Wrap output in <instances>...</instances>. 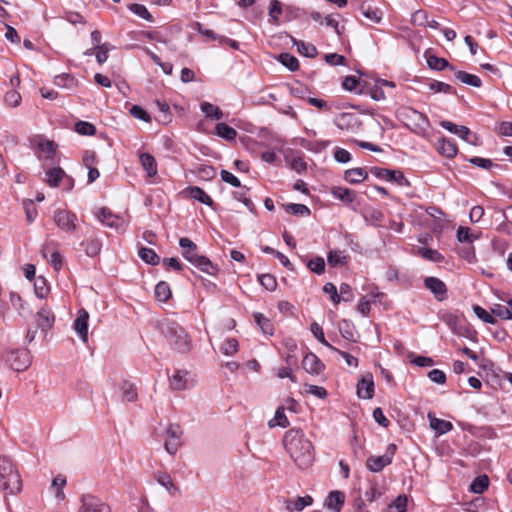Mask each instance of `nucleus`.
I'll return each mask as SVG.
<instances>
[{
	"mask_svg": "<svg viewBox=\"0 0 512 512\" xmlns=\"http://www.w3.org/2000/svg\"><path fill=\"white\" fill-rule=\"evenodd\" d=\"M283 444L286 452L299 469L305 470L312 466L315 460L314 447L302 430H288L284 435Z\"/></svg>",
	"mask_w": 512,
	"mask_h": 512,
	"instance_id": "1",
	"label": "nucleus"
},
{
	"mask_svg": "<svg viewBox=\"0 0 512 512\" xmlns=\"http://www.w3.org/2000/svg\"><path fill=\"white\" fill-rule=\"evenodd\" d=\"M179 245L183 250V257L193 266L211 276H215L218 273V266L212 263L206 256L200 255L197 245L189 238H180Z\"/></svg>",
	"mask_w": 512,
	"mask_h": 512,
	"instance_id": "2",
	"label": "nucleus"
},
{
	"mask_svg": "<svg viewBox=\"0 0 512 512\" xmlns=\"http://www.w3.org/2000/svg\"><path fill=\"white\" fill-rule=\"evenodd\" d=\"M160 330L170 345L177 351L186 352L190 349L191 341L187 332L174 320H162L160 322Z\"/></svg>",
	"mask_w": 512,
	"mask_h": 512,
	"instance_id": "3",
	"label": "nucleus"
},
{
	"mask_svg": "<svg viewBox=\"0 0 512 512\" xmlns=\"http://www.w3.org/2000/svg\"><path fill=\"white\" fill-rule=\"evenodd\" d=\"M0 488L6 494H16L21 490L20 475L6 456L0 457Z\"/></svg>",
	"mask_w": 512,
	"mask_h": 512,
	"instance_id": "4",
	"label": "nucleus"
},
{
	"mask_svg": "<svg viewBox=\"0 0 512 512\" xmlns=\"http://www.w3.org/2000/svg\"><path fill=\"white\" fill-rule=\"evenodd\" d=\"M401 119L405 125L415 134L419 136H426L430 128V121L428 117L410 107H405L400 112Z\"/></svg>",
	"mask_w": 512,
	"mask_h": 512,
	"instance_id": "5",
	"label": "nucleus"
},
{
	"mask_svg": "<svg viewBox=\"0 0 512 512\" xmlns=\"http://www.w3.org/2000/svg\"><path fill=\"white\" fill-rule=\"evenodd\" d=\"M55 225L65 233L72 234L78 228L77 215L66 209H56L53 213Z\"/></svg>",
	"mask_w": 512,
	"mask_h": 512,
	"instance_id": "6",
	"label": "nucleus"
},
{
	"mask_svg": "<svg viewBox=\"0 0 512 512\" xmlns=\"http://www.w3.org/2000/svg\"><path fill=\"white\" fill-rule=\"evenodd\" d=\"M396 450L395 444H389L383 455H371L367 458L366 468L373 473L381 472L392 463Z\"/></svg>",
	"mask_w": 512,
	"mask_h": 512,
	"instance_id": "7",
	"label": "nucleus"
},
{
	"mask_svg": "<svg viewBox=\"0 0 512 512\" xmlns=\"http://www.w3.org/2000/svg\"><path fill=\"white\" fill-rule=\"evenodd\" d=\"M6 361L15 371H25L32 363L30 351L26 348L10 351L6 356Z\"/></svg>",
	"mask_w": 512,
	"mask_h": 512,
	"instance_id": "8",
	"label": "nucleus"
},
{
	"mask_svg": "<svg viewBox=\"0 0 512 512\" xmlns=\"http://www.w3.org/2000/svg\"><path fill=\"white\" fill-rule=\"evenodd\" d=\"M79 512H111L108 504L92 494H83L80 497Z\"/></svg>",
	"mask_w": 512,
	"mask_h": 512,
	"instance_id": "9",
	"label": "nucleus"
},
{
	"mask_svg": "<svg viewBox=\"0 0 512 512\" xmlns=\"http://www.w3.org/2000/svg\"><path fill=\"white\" fill-rule=\"evenodd\" d=\"M95 216L103 225H106L110 228H114V229L118 230V229H123L125 226V222H124L123 218H121L118 215L113 214L111 212V210H109L105 207L99 208L95 212Z\"/></svg>",
	"mask_w": 512,
	"mask_h": 512,
	"instance_id": "10",
	"label": "nucleus"
},
{
	"mask_svg": "<svg viewBox=\"0 0 512 512\" xmlns=\"http://www.w3.org/2000/svg\"><path fill=\"white\" fill-rule=\"evenodd\" d=\"M424 286L434 295L436 300L443 301L447 298L448 289L441 279L434 276L425 277Z\"/></svg>",
	"mask_w": 512,
	"mask_h": 512,
	"instance_id": "11",
	"label": "nucleus"
},
{
	"mask_svg": "<svg viewBox=\"0 0 512 512\" xmlns=\"http://www.w3.org/2000/svg\"><path fill=\"white\" fill-rule=\"evenodd\" d=\"M88 320V312L85 309H80L73 324L75 332L83 342L88 341Z\"/></svg>",
	"mask_w": 512,
	"mask_h": 512,
	"instance_id": "12",
	"label": "nucleus"
},
{
	"mask_svg": "<svg viewBox=\"0 0 512 512\" xmlns=\"http://www.w3.org/2000/svg\"><path fill=\"white\" fill-rule=\"evenodd\" d=\"M371 172L379 179H384L389 182H396L400 185L406 181L404 174L401 171L374 167L371 169Z\"/></svg>",
	"mask_w": 512,
	"mask_h": 512,
	"instance_id": "13",
	"label": "nucleus"
},
{
	"mask_svg": "<svg viewBox=\"0 0 512 512\" xmlns=\"http://www.w3.org/2000/svg\"><path fill=\"white\" fill-rule=\"evenodd\" d=\"M357 395L361 399H371L374 396V381L371 374H367L359 380Z\"/></svg>",
	"mask_w": 512,
	"mask_h": 512,
	"instance_id": "14",
	"label": "nucleus"
},
{
	"mask_svg": "<svg viewBox=\"0 0 512 512\" xmlns=\"http://www.w3.org/2000/svg\"><path fill=\"white\" fill-rule=\"evenodd\" d=\"M154 477L157 483L165 488L171 496H179L181 494L179 486L173 481L168 473L157 472Z\"/></svg>",
	"mask_w": 512,
	"mask_h": 512,
	"instance_id": "15",
	"label": "nucleus"
},
{
	"mask_svg": "<svg viewBox=\"0 0 512 512\" xmlns=\"http://www.w3.org/2000/svg\"><path fill=\"white\" fill-rule=\"evenodd\" d=\"M302 366L306 372L309 374H320L323 369L324 365L320 361V359L312 352L307 353L302 361Z\"/></svg>",
	"mask_w": 512,
	"mask_h": 512,
	"instance_id": "16",
	"label": "nucleus"
},
{
	"mask_svg": "<svg viewBox=\"0 0 512 512\" xmlns=\"http://www.w3.org/2000/svg\"><path fill=\"white\" fill-rule=\"evenodd\" d=\"M54 321L55 316L50 308L42 307L36 314L37 326L42 330L51 328Z\"/></svg>",
	"mask_w": 512,
	"mask_h": 512,
	"instance_id": "17",
	"label": "nucleus"
},
{
	"mask_svg": "<svg viewBox=\"0 0 512 512\" xmlns=\"http://www.w3.org/2000/svg\"><path fill=\"white\" fill-rule=\"evenodd\" d=\"M139 161L148 178H153L157 175V163L153 155L150 153H141L139 155Z\"/></svg>",
	"mask_w": 512,
	"mask_h": 512,
	"instance_id": "18",
	"label": "nucleus"
},
{
	"mask_svg": "<svg viewBox=\"0 0 512 512\" xmlns=\"http://www.w3.org/2000/svg\"><path fill=\"white\" fill-rule=\"evenodd\" d=\"M491 313L502 320H512V299L505 303H495L491 307Z\"/></svg>",
	"mask_w": 512,
	"mask_h": 512,
	"instance_id": "19",
	"label": "nucleus"
},
{
	"mask_svg": "<svg viewBox=\"0 0 512 512\" xmlns=\"http://www.w3.org/2000/svg\"><path fill=\"white\" fill-rule=\"evenodd\" d=\"M385 493V488L381 487L377 480H369L368 488L364 492V498L367 502L372 503L382 497Z\"/></svg>",
	"mask_w": 512,
	"mask_h": 512,
	"instance_id": "20",
	"label": "nucleus"
},
{
	"mask_svg": "<svg viewBox=\"0 0 512 512\" xmlns=\"http://www.w3.org/2000/svg\"><path fill=\"white\" fill-rule=\"evenodd\" d=\"M313 498L309 495L303 496V497H297L295 499H289L285 501L286 509L290 512H300L304 510V508L312 505Z\"/></svg>",
	"mask_w": 512,
	"mask_h": 512,
	"instance_id": "21",
	"label": "nucleus"
},
{
	"mask_svg": "<svg viewBox=\"0 0 512 512\" xmlns=\"http://www.w3.org/2000/svg\"><path fill=\"white\" fill-rule=\"evenodd\" d=\"M81 246L88 257H95L102 249V242L98 237L90 236L81 243Z\"/></svg>",
	"mask_w": 512,
	"mask_h": 512,
	"instance_id": "22",
	"label": "nucleus"
},
{
	"mask_svg": "<svg viewBox=\"0 0 512 512\" xmlns=\"http://www.w3.org/2000/svg\"><path fill=\"white\" fill-rule=\"evenodd\" d=\"M187 376V371L176 370L170 378V387L174 390L188 389L190 385Z\"/></svg>",
	"mask_w": 512,
	"mask_h": 512,
	"instance_id": "23",
	"label": "nucleus"
},
{
	"mask_svg": "<svg viewBox=\"0 0 512 512\" xmlns=\"http://www.w3.org/2000/svg\"><path fill=\"white\" fill-rule=\"evenodd\" d=\"M426 61L430 69L436 71H442L446 68L454 71L455 68L445 58L438 57L436 55L428 54L426 52Z\"/></svg>",
	"mask_w": 512,
	"mask_h": 512,
	"instance_id": "24",
	"label": "nucleus"
},
{
	"mask_svg": "<svg viewBox=\"0 0 512 512\" xmlns=\"http://www.w3.org/2000/svg\"><path fill=\"white\" fill-rule=\"evenodd\" d=\"M331 194L336 199L347 204L354 202L356 199V192L354 190L341 186L333 187L331 190Z\"/></svg>",
	"mask_w": 512,
	"mask_h": 512,
	"instance_id": "25",
	"label": "nucleus"
},
{
	"mask_svg": "<svg viewBox=\"0 0 512 512\" xmlns=\"http://www.w3.org/2000/svg\"><path fill=\"white\" fill-rule=\"evenodd\" d=\"M344 494L340 491H332L326 499V506L333 512H340L341 506L344 503Z\"/></svg>",
	"mask_w": 512,
	"mask_h": 512,
	"instance_id": "26",
	"label": "nucleus"
},
{
	"mask_svg": "<svg viewBox=\"0 0 512 512\" xmlns=\"http://www.w3.org/2000/svg\"><path fill=\"white\" fill-rule=\"evenodd\" d=\"M368 177V173L363 168H352L345 171L344 179L351 184H358Z\"/></svg>",
	"mask_w": 512,
	"mask_h": 512,
	"instance_id": "27",
	"label": "nucleus"
},
{
	"mask_svg": "<svg viewBox=\"0 0 512 512\" xmlns=\"http://www.w3.org/2000/svg\"><path fill=\"white\" fill-rule=\"evenodd\" d=\"M430 427L435 430L439 435L445 434L453 429V425L451 422L438 419L431 414L428 415Z\"/></svg>",
	"mask_w": 512,
	"mask_h": 512,
	"instance_id": "28",
	"label": "nucleus"
},
{
	"mask_svg": "<svg viewBox=\"0 0 512 512\" xmlns=\"http://www.w3.org/2000/svg\"><path fill=\"white\" fill-rule=\"evenodd\" d=\"M122 400L125 402H134L138 398L135 385L129 381H123L120 386Z\"/></svg>",
	"mask_w": 512,
	"mask_h": 512,
	"instance_id": "29",
	"label": "nucleus"
},
{
	"mask_svg": "<svg viewBox=\"0 0 512 512\" xmlns=\"http://www.w3.org/2000/svg\"><path fill=\"white\" fill-rule=\"evenodd\" d=\"M54 84L64 89H74L78 82L71 74L63 73L55 76Z\"/></svg>",
	"mask_w": 512,
	"mask_h": 512,
	"instance_id": "30",
	"label": "nucleus"
},
{
	"mask_svg": "<svg viewBox=\"0 0 512 512\" xmlns=\"http://www.w3.org/2000/svg\"><path fill=\"white\" fill-rule=\"evenodd\" d=\"M66 173L60 167L50 169L46 172V182L51 187H56L64 180Z\"/></svg>",
	"mask_w": 512,
	"mask_h": 512,
	"instance_id": "31",
	"label": "nucleus"
},
{
	"mask_svg": "<svg viewBox=\"0 0 512 512\" xmlns=\"http://www.w3.org/2000/svg\"><path fill=\"white\" fill-rule=\"evenodd\" d=\"M455 78L466 85H470L476 88H479L482 85V81L477 75L469 74L465 71L455 72Z\"/></svg>",
	"mask_w": 512,
	"mask_h": 512,
	"instance_id": "32",
	"label": "nucleus"
},
{
	"mask_svg": "<svg viewBox=\"0 0 512 512\" xmlns=\"http://www.w3.org/2000/svg\"><path fill=\"white\" fill-rule=\"evenodd\" d=\"M200 108L207 118L220 120L224 116L222 110L218 106H215L209 102H202Z\"/></svg>",
	"mask_w": 512,
	"mask_h": 512,
	"instance_id": "33",
	"label": "nucleus"
},
{
	"mask_svg": "<svg viewBox=\"0 0 512 512\" xmlns=\"http://www.w3.org/2000/svg\"><path fill=\"white\" fill-rule=\"evenodd\" d=\"M438 150L440 154L448 158H453L457 154V146L455 142L451 139H442L439 142Z\"/></svg>",
	"mask_w": 512,
	"mask_h": 512,
	"instance_id": "34",
	"label": "nucleus"
},
{
	"mask_svg": "<svg viewBox=\"0 0 512 512\" xmlns=\"http://www.w3.org/2000/svg\"><path fill=\"white\" fill-rule=\"evenodd\" d=\"M189 194L193 199L199 201L202 204L207 206H212L213 204L212 198L198 186L189 187Z\"/></svg>",
	"mask_w": 512,
	"mask_h": 512,
	"instance_id": "35",
	"label": "nucleus"
},
{
	"mask_svg": "<svg viewBox=\"0 0 512 512\" xmlns=\"http://www.w3.org/2000/svg\"><path fill=\"white\" fill-rule=\"evenodd\" d=\"M294 45H296L298 52L308 58H314L317 55L316 47L311 44L301 40L293 39Z\"/></svg>",
	"mask_w": 512,
	"mask_h": 512,
	"instance_id": "36",
	"label": "nucleus"
},
{
	"mask_svg": "<svg viewBox=\"0 0 512 512\" xmlns=\"http://www.w3.org/2000/svg\"><path fill=\"white\" fill-rule=\"evenodd\" d=\"M215 131L219 137L227 141H232L237 136V131L234 128L227 125L226 123L216 124Z\"/></svg>",
	"mask_w": 512,
	"mask_h": 512,
	"instance_id": "37",
	"label": "nucleus"
},
{
	"mask_svg": "<svg viewBox=\"0 0 512 512\" xmlns=\"http://www.w3.org/2000/svg\"><path fill=\"white\" fill-rule=\"evenodd\" d=\"M417 254L423 257L424 259L434 263H440L444 259L443 255L440 252L431 248L420 247L417 250Z\"/></svg>",
	"mask_w": 512,
	"mask_h": 512,
	"instance_id": "38",
	"label": "nucleus"
},
{
	"mask_svg": "<svg viewBox=\"0 0 512 512\" xmlns=\"http://www.w3.org/2000/svg\"><path fill=\"white\" fill-rule=\"evenodd\" d=\"M10 302L12 306L17 310L20 316H25L26 313H30V310L27 307L26 302L23 301V299L18 293H10Z\"/></svg>",
	"mask_w": 512,
	"mask_h": 512,
	"instance_id": "39",
	"label": "nucleus"
},
{
	"mask_svg": "<svg viewBox=\"0 0 512 512\" xmlns=\"http://www.w3.org/2000/svg\"><path fill=\"white\" fill-rule=\"evenodd\" d=\"M127 8L132 13H134L138 17H140V18H142V19H144V20H146L148 22H153L154 21L153 16L151 15V13L142 4H137V3L128 4Z\"/></svg>",
	"mask_w": 512,
	"mask_h": 512,
	"instance_id": "40",
	"label": "nucleus"
},
{
	"mask_svg": "<svg viewBox=\"0 0 512 512\" xmlns=\"http://www.w3.org/2000/svg\"><path fill=\"white\" fill-rule=\"evenodd\" d=\"M138 255L147 264L157 265L160 261L159 256L151 248L141 247L139 249Z\"/></svg>",
	"mask_w": 512,
	"mask_h": 512,
	"instance_id": "41",
	"label": "nucleus"
},
{
	"mask_svg": "<svg viewBox=\"0 0 512 512\" xmlns=\"http://www.w3.org/2000/svg\"><path fill=\"white\" fill-rule=\"evenodd\" d=\"M311 332L313 334V336L321 343L323 344L324 346H326L327 348H329L331 351H338V348L332 346L326 339H325V336H324V332H323V329L321 328V326L317 323V322H313L311 324Z\"/></svg>",
	"mask_w": 512,
	"mask_h": 512,
	"instance_id": "42",
	"label": "nucleus"
},
{
	"mask_svg": "<svg viewBox=\"0 0 512 512\" xmlns=\"http://www.w3.org/2000/svg\"><path fill=\"white\" fill-rule=\"evenodd\" d=\"M489 486V478L488 476L486 475H481V476H478L476 477L471 485H470V490L473 492V493H476V494H481L483 493Z\"/></svg>",
	"mask_w": 512,
	"mask_h": 512,
	"instance_id": "43",
	"label": "nucleus"
},
{
	"mask_svg": "<svg viewBox=\"0 0 512 512\" xmlns=\"http://www.w3.org/2000/svg\"><path fill=\"white\" fill-rule=\"evenodd\" d=\"M428 87L434 93H445V94H455L456 93L455 89L451 85H449L445 82H441V81L433 80V81L429 82Z\"/></svg>",
	"mask_w": 512,
	"mask_h": 512,
	"instance_id": "44",
	"label": "nucleus"
},
{
	"mask_svg": "<svg viewBox=\"0 0 512 512\" xmlns=\"http://www.w3.org/2000/svg\"><path fill=\"white\" fill-rule=\"evenodd\" d=\"M49 286L44 277H38L36 278L34 282V291L38 298L44 299L49 293Z\"/></svg>",
	"mask_w": 512,
	"mask_h": 512,
	"instance_id": "45",
	"label": "nucleus"
},
{
	"mask_svg": "<svg viewBox=\"0 0 512 512\" xmlns=\"http://www.w3.org/2000/svg\"><path fill=\"white\" fill-rule=\"evenodd\" d=\"M155 297L161 302H166L171 297L170 286L166 282H159L155 287Z\"/></svg>",
	"mask_w": 512,
	"mask_h": 512,
	"instance_id": "46",
	"label": "nucleus"
},
{
	"mask_svg": "<svg viewBox=\"0 0 512 512\" xmlns=\"http://www.w3.org/2000/svg\"><path fill=\"white\" fill-rule=\"evenodd\" d=\"M255 322L261 328L264 334H273V326L268 318L261 313H254L253 315Z\"/></svg>",
	"mask_w": 512,
	"mask_h": 512,
	"instance_id": "47",
	"label": "nucleus"
},
{
	"mask_svg": "<svg viewBox=\"0 0 512 512\" xmlns=\"http://www.w3.org/2000/svg\"><path fill=\"white\" fill-rule=\"evenodd\" d=\"M276 425L283 428L289 425V421L285 415V410L283 407H278L275 412L274 419L269 421L270 427H274Z\"/></svg>",
	"mask_w": 512,
	"mask_h": 512,
	"instance_id": "48",
	"label": "nucleus"
},
{
	"mask_svg": "<svg viewBox=\"0 0 512 512\" xmlns=\"http://www.w3.org/2000/svg\"><path fill=\"white\" fill-rule=\"evenodd\" d=\"M220 351L226 356H232L238 351V341L235 338H227L220 346Z\"/></svg>",
	"mask_w": 512,
	"mask_h": 512,
	"instance_id": "49",
	"label": "nucleus"
},
{
	"mask_svg": "<svg viewBox=\"0 0 512 512\" xmlns=\"http://www.w3.org/2000/svg\"><path fill=\"white\" fill-rule=\"evenodd\" d=\"M278 59L290 71H296L299 68L298 59L289 53H281Z\"/></svg>",
	"mask_w": 512,
	"mask_h": 512,
	"instance_id": "50",
	"label": "nucleus"
},
{
	"mask_svg": "<svg viewBox=\"0 0 512 512\" xmlns=\"http://www.w3.org/2000/svg\"><path fill=\"white\" fill-rule=\"evenodd\" d=\"M239 190L234 193V198L242 202L250 211H252L254 204L252 200L247 197L249 189L246 186L240 185Z\"/></svg>",
	"mask_w": 512,
	"mask_h": 512,
	"instance_id": "51",
	"label": "nucleus"
},
{
	"mask_svg": "<svg viewBox=\"0 0 512 512\" xmlns=\"http://www.w3.org/2000/svg\"><path fill=\"white\" fill-rule=\"evenodd\" d=\"M75 131L80 135L92 136L96 133L95 126L87 121H78L75 124Z\"/></svg>",
	"mask_w": 512,
	"mask_h": 512,
	"instance_id": "52",
	"label": "nucleus"
},
{
	"mask_svg": "<svg viewBox=\"0 0 512 512\" xmlns=\"http://www.w3.org/2000/svg\"><path fill=\"white\" fill-rule=\"evenodd\" d=\"M347 257L340 250H332L328 253L327 261L329 265L335 267L346 263Z\"/></svg>",
	"mask_w": 512,
	"mask_h": 512,
	"instance_id": "53",
	"label": "nucleus"
},
{
	"mask_svg": "<svg viewBox=\"0 0 512 512\" xmlns=\"http://www.w3.org/2000/svg\"><path fill=\"white\" fill-rule=\"evenodd\" d=\"M455 135H457L458 137L465 140L467 143L471 145L477 144V136L474 133H472L471 130L466 126H459V130Z\"/></svg>",
	"mask_w": 512,
	"mask_h": 512,
	"instance_id": "54",
	"label": "nucleus"
},
{
	"mask_svg": "<svg viewBox=\"0 0 512 512\" xmlns=\"http://www.w3.org/2000/svg\"><path fill=\"white\" fill-rule=\"evenodd\" d=\"M361 11L364 17L371 20L372 22L379 23L382 19V12L376 8H372L371 6L368 7H361Z\"/></svg>",
	"mask_w": 512,
	"mask_h": 512,
	"instance_id": "55",
	"label": "nucleus"
},
{
	"mask_svg": "<svg viewBox=\"0 0 512 512\" xmlns=\"http://www.w3.org/2000/svg\"><path fill=\"white\" fill-rule=\"evenodd\" d=\"M21 100H22V97H21L20 93L18 91H16L15 89L8 91L4 97L5 103L12 108L19 106L21 103Z\"/></svg>",
	"mask_w": 512,
	"mask_h": 512,
	"instance_id": "56",
	"label": "nucleus"
},
{
	"mask_svg": "<svg viewBox=\"0 0 512 512\" xmlns=\"http://www.w3.org/2000/svg\"><path fill=\"white\" fill-rule=\"evenodd\" d=\"M473 311L479 319L487 324H494L496 322L492 313L490 314L488 311L478 305L473 307Z\"/></svg>",
	"mask_w": 512,
	"mask_h": 512,
	"instance_id": "57",
	"label": "nucleus"
},
{
	"mask_svg": "<svg viewBox=\"0 0 512 512\" xmlns=\"http://www.w3.org/2000/svg\"><path fill=\"white\" fill-rule=\"evenodd\" d=\"M408 501V496L401 494L391 504H389V508H394L397 512H406Z\"/></svg>",
	"mask_w": 512,
	"mask_h": 512,
	"instance_id": "58",
	"label": "nucleus"
},
{
	"mask_svg": "<svg viewBox=\"0 0 512 512\" xmlns=\"http://www.w3.org/2000/svg\"><path fill=\"white\" fill-rule=\"evenodd\" d=\"M258 279L261 285L268 291H274L277 287L276 278L271 274H261Z\"/></svg>",
	"mask_w": 512,
	"mask_h": 512,
	"instance_id": "59",
	"label": "nucleus"
},
{
	"mask_svg": "<svg viewBox=\"0 0 512 512\" xmlns=\"http://www.w3.org/2000/svg\"><path fill=\"white\" fill-rule=\"evenodd\" d=\"M38 147H39V150L45 155L46 158H52L55 153V150H56V146H55L54 142L50 141V140L40 141L38 144Z\"/></svg>",
	"mask_w": 512,
	"mask_h": 512,
	"instance_id": "60",
	"label": "nucleus"
},
{
	"mask_svg": "<svg viewBox=\"0 0 512 512\" xmlns=\"http://www.w3.org/2000/svg\"><path fill=\"white\" fill-rule=\"evenodd\" d=\"M307 266L312 272L318 275H321L325 271V261L322 257L311 259Z\"/></svg>",
	"mask_w": 512,
	"mask_h": 512,
	"instance_id": "61",
	"label": "nucleus"
},
{
	"mask_svg": "<svg viewBox=\"0 0 512 512\" xmlns=\"http://www.w3.org/2000/svg\"><path fill=\"white\" fill-rule=\"evenodd\" d=\"M286 210L294 215L309 216L310 209L304 204L291 203L286 206Z\"/></svg>",
	"mask_w": 512,
	"mask_h": 512,
	"instance_id": "62",
	"label": "nucleus"
},
{
	"mask_svg": "<svg viewBox=\"0 0 512 512\" xmlns=\"http://www.w3.org/2000/svg\"><path fill=\"white\" fill-rule=\"evenodd\" d=\"M47 261L55 271H60L63 266V257L58 250H53Z\"/></svg>",
	"mask_w": 512,
	"mask_h": 512,
	"instance_id": "63",
	"label": "nucleus"
},
{
	"mask_svg": "<svg viewBox=\"0 0 512 512\" xmlns=\"http://www.w3.org/2000/svg\"><path fill=\"white\" fill-rule=\"evenodd\" d=\"M130 114L136 118V119H140L144 122H150L151 120V117L150 115L147 113V111H145L142 107L138 106V105H133L131 108H130Z\"/></svg>",
	"mask_w": 512,
	"mask_h": 512,
	"instance_id": "64",
	"label": "nucleus"
}]
</instances>
